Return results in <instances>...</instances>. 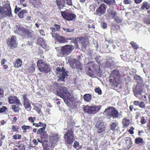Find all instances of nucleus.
Returning <instances> with one entry per match:
<instances>
[{
    "label": "nucleus",
    "instance_id": "f257e3e1",
    "mask_svg": "<svg viewBox=\"0 0 150 150\" xmlns=\"http://www.w3.org/2000/svg\"><path fill=\"white\" fill-rule=\"evenodd\" d=\"M86 40L82 37L78 38L71 41V45H67L61 47V54L62 55H68L72 51L74 46L76 48H79V43L81 44L82 45H87V42Z\"/></svg>",
    "mask_w": 150,
    "mask_h": 150
},
{
    "label": "nucleus",
    "instance_id": "f03ea898",
    "mask_svg": "<svg viewBox=\"0 0 150 150\" xmlns=\"http://www.w3.org/2000/svg\"><path fill=\"white\" fill-rule=\"evenodd\" d=\"M57 95L62 98L65 103H67L69 100L72 99V94L66 87L61 85L57 90Z\"/></svg>",
    "mask_w": 150,
    "mask_h": 150
},
{
    "label": "nucleus",
    "instance_id": "7ed1b4c3",
    "mask_svg": "<svg viewBox=\"0 0 150 150\" xmlns=\"http://www.w3.org/2000/svg\"><path fill=\"white\" fill-rule=\"evenodd\" d=\"M12 16V11L9 3L4 5L3 7L0 6V18L4 17H10Z\"/></svg>",
    "mask_w": 150,
    "mask_h": 150
},
{
    "label": "nucleus",
    "instance_id": "20e7f679",
    "mask_svg": "<svg viewBox=\"0 0 150 150\" xmlns=\"http://www.w3.org/2000/svg\"><path fill=\"white\" fill-rule=\"evenodd\" d=\"M104 113L108 119L118 118L119 116V112L113 107L108 108L105 109Z\"/></svg>",
    "mask_w": 150,
    "mask_h": 150
},
{
    "label": "nucleus",
    "instance_id": "39448f33",
    "mask_svg": "<svg viewBox=\"0 0 150 150\" xmlns=\"http://www.w3.org/2000/svg\"><path fill=\"white\" fill-rule=\"evenodd\" d=\"M37 65L39 70L41 72L47 73L50 71V66L44 62L42 60H39L37 62Z\"/></svg>",
    "mask_w": 150,
    "mask_h": 150
},
{
    "label": "nucleus",
    "instance_id": "423d86ee",
    "mask_svg": "<svg viewBox=\"0 0 150 150\" xmlns=\"http://www.w3.org/2000/svg\"><path fill=\"white\" fill-rule=\"evenodd\" d=\"M84 112L89 114H94L98 112L100 110V106L86 105L83 107Z\"/></svg>",
    "mask_w": 150,
    "mask_h": 150
},
{
    "label": "nucleus",
    "instance_id": "0eeeda50",
    "mask_svg": "<svg viewBox=\"0 0 150 150\" xmlns=\"http://www.w3.org/2000/svg\"><path fill=\"white\" fill-rule=\"evenodd\" d=\"M67 59L68 62L69 63L71 67L76 68L78 70L82 69V66L79 61L70 57H68Z\"/></svg>",
    "mask_w": 150,
    "mask_h": 150
},
{
    "label": "nucleus",
    "instance_id": "6e6552de",
    "mask_svg": "<svg viewBox=\"0 0 150 150\" xmlns=\"http://www.w3.org/2000/svg\"><path fill=\"white\" fill-rule=\"evenodd\" d=\"M64 137L65 144L67 146L72 144L74 140L73 132L71 130L67 131V133L64 135Z\"/></svg>",
    "mask_w": 150,
    "mask_h": 150
},
{
    "label": "nucleus",
    "instance_id": "1a4fd4ad",
    "mask_svg": "<svg viewBox=\"0 0 150 150\" xmlns=\"http://www.w3.org/2000/svg\"><path fill=\"white\" fill-rule=\"evenodd\" d=\"M56 70L58 71V73L61 75L60 76H58V81H64V79L68 76V75L67 72L65 71L64 67H62V68L57 67L56 69Z\"/></svg>",
    "mask_w": 150,
    "mask_h": 150
},
{
    "label": "nucleus",
    "instance_id": "9d476101",
    "mask_svg": "<svg viewBox=\"0 0 150 150\" xmlns=\"http://www.w3.org/2000/svg\"><path fill=\"white\" fill-rule=\"evenodd\" d=\"M61 14L63 18L67 21L73 20L76 16L75 15L68 10L61 11Z\"/></svg>",
    "mask_w": 150,
    "mask_h": 150
},
{
    "label": "nucleus",
    "instance_id": "9b49d317",
    "mask_svg": "<svg viewBox=\"0 0 150 150\" xmlns=\"http://www.w3.org/2000/svg\"><path fill=\"white\" fill-rule=\"evenodd\" d=\"M52 35L53 37L56 38L58 42L61 43L68 42V40H74L71 38L65 39L64 37L60 36L59 33H53L52 34Z\"/></svg>",
    "mask_w": 150,
    "mask_h": 150
},
{
    "label": "nucleus",
    "instance_id": "f8f14e48",
    "mask_svg": "<svg viewBox=\"0 0 150 150\" xmlns=\"http://www.w3.org/2000/svg\"><path fill=\"white\" fill-rule=\"evenodd\" d=\"M16 40V37L15 36H13L7 40V44L11 49H13L17 46L18 43Z\"/></svg>",
    "mask_w": 150,
    "mask_h": 150
},
{
    "label": "nucleus",
    "instance_id": "ddd939ff",
    "mask_svg": "<svg viewBox=\"0 0 150 150\" xmlns=\"http://www.w3.org/2000/svg\"><path fill=\"white\" fill-rule=\"evenodd\" d=\"M107 7V6L105 4H101L98 8L96 10L94 14L99 16H101L104 14Z\"/></svg>",
    "mask_w": 150,
    "mask_h": 150
},
{
    "label": "nucleus",
    "instance_id": "4468645a",
    "mask_svg": "<svg viewBox=\"0 0 150 150\" xmlns=\"http://www.w3.org/2000/svg\"><path fill=\"white\" fill-rule=\"evenodd\" d=\"M106 124L105 122H98L96 123V126L98 129V132L100 133L105 129Z\"/></svg>",
    "mask_w": 150,
    "mask_h": 150
},
{
    "label": "nucleus",
    "instance_id": "2eb2a0df",
    "mask_svg": "<svg viewBox=\"0 0 150 150\" xmlns=\"http://www.w3.org/2000/svg\"><path fill=\"white\" fill-rule=\"evenodd\" d=\"M142 87H141L137 84L136 86L133 87V91L134 93V95L137 97L141 95L143 93L142 90Z\"/></svg>",
    "mask_w": 150,
    "mask_h": 150
},
{
    "label": "nucleus",
    "instance_id": "dca6fc26",
    "mask_svg": "<svg viewBox=\"0 0 150 150\" xmlns=\"http://www.w3.org/2000/svg\"><path fill=\"white\" fill-rule=\"evenodd\" d=\"M27 94L23 95V105L25 108L27 109L30 108L31 107V106L30 101L27 99Z\"/></svg>",
    "mask_w": 150,
    "mask_h": 150
},
{
    "label": "nucleus",
    "instance_id": "f3484780",
    "mask_svg": "<svg viewBox=\"0 0 150 150\" xmlns=\"http://www.w3.org/2000/svg\"><path fill=\"white\" fill-rule=\"evenodd\" d=\"M56 2L58 8L60 9H66L65 8L68 5L63 0H57Z\"/></svg>",
    "mask_w": 150,
    "mask_h": 150
},
{
    "label": "nucleus",
    "instance_id": "a211bd4d",
    "mask_svg": "<svg viewBox=\"0 0 150 150\" xmlns=\"http://www.w3.org/2000/svg\"><path fill=\"white\" fill-rule=\"evenodd\" d=\"M9 102L10 103H15L17 104H20L21 103L18 99L17 97L14 96H10L8 98Z\"/></svg>",
    "mask_w": 150,
    "mask_h": 150
},
{
    "label": "nucleus",
    "instance_id": "6ab92c4d",
    "mask_svg": "<svg viewBox=\"0 0 150 150\" xmlns=\"http://www.w3.org/2000/svg\"><path fill=\"white\" fill-rule=\"evenodd\" d=\"M38 42L39 43L41 46L45 50H48L49 46H47V44L46 43L44 40L42 38H38Z\"/></svg>",
    "mask_w": 150,
    "mask_h": 150
},
{
    "label": "nucleus",
    "instance_id": "aec40b11",
    "mask_svg": "<svg viewBox=\"0 0 150 150\" xmlns=\"http://www.w3.org/2000/svg\"><path fill=\"white\" fill-rule=\"evenodd\" d=\"M59 137L57 134H52L50 137V140L52 143H55L59 140Z\"/></svg>",
    "mask_w": 150,
    "mask_h": 150
},
{
    "label": "nucleus",
    "instance_id": "412c9836",
    "mask_svg": "<svg viewBox=\"0 0 150 150\" xmlns=\"http://www.w3.org/2000/svg\"><path fill=\"white\" fill-rule=\"evenodd\" d=\"M108 16L109 17L114 18L117 15V13L116 11L113 10L111 8L109 9L108 11Z\"/></svg>",
    "mask_w": 150,
    "mask_h": 150
},
{
    "label": "nucleus",
    "instance_id": "4be33fe9",
    "mask_svg": "<svg viewBox=\"0 0 150 150\" xmlns=\"http://www.w3.org/2000/svg\"><path fill=\"white\" fill-rule=\"evenodd\" d=\"M141 8L143 9H146L148 10L150 8V4L147 2H144L141 6Z\"/></svg>",
    "mask_w": 150,
    "mask_h": 150
},
{
    "label": "nucleus",
    "instance_id": "5701e85b",
    "mask_svg": "<svg viewBox=\"0 0 150 150\" xmlns=\"http://www.w3.org/2000/svg\"><path fill=\"white\" fill-rule=\"evenodd\" d=\"M126 143L127 147L129 148L132 146V140L129 137H127L126 138Z\"/></svg>",
    "mask_w": 150,
    "mask_h": 150
},
{
    "label": "nucleus",
    "instance_id": "b1692460",
    "mask_svg": "<svg viewBox=\"0 0 150 150\" xmlns=\"http://www.w3.org/2000/svg\"><path fill=\"white\" fill-rule=\"evenodd\" d=\"M87 67H89V70H91V69H94L96 67V64L91 62H89L86 64Z\"/></svg>",
    "mask_w": 150,
    "mask_h": 150
},
{
    "label": "nucleus",
    "instance_id": "393cba45",
    "mask_svg": "<svg viewBox=\"0 0 150 150\" xmlns=\"http://www.w3.org/2000/svg\"><path fill=\"white\" fill-rule=\"evenodd\" d=\"M54 27H51L50 28L53 33L54 32L59 30L60 28V26L59 25L57 24L54 25Z\"/></svg>",
    "mask_w": 150,
    "mask_h": 150
},
{
    "label": "nucleus",
    "instance_id": "a878e982",
    "mask_svg": "<svg viewBox=\"0 0 150 150\" xmlns=\"http://www.w3.org/2000/svg\"><path fill=\"white\" fill-rule=\"evenodd\" d=\"M27 11L25 10H23L21 11L18 13V16L21 18H22L24 17L25 13H27Z\"/></svg>",
    "mask_w": 150,
    "mask_h": 150
},
{
    "label": "nucleus",
    "instance_id": "bb28decb",
    "mask_svg": "<svg viewBox=\"0 0 150 150\" xmlns=\"http://www.w3.org/2000/svg\"><path fill=\"white\" fill-rule=\"evenodd\" d=\"M91 96L89 94H85L83 96V99L86 102H89L91 99Z\"/></svg>",
    "mask_w": 150,
    "mask_h": 150
},
{
    "label": "nucleus",
    "instance_id": "cd10ccee",
    "mask_svg": "<svg viewBox=\"0 0 150 150\" xmlns=\"http://www.w3.org/2000/svg\"><path fill=\"white\" fill-rule=\"evenodd\" d=\"M129 120L126 118H124L122 120V124L124 127H127L129 124Z\"/></svg>",
    "mask_w": 150,
    "mask_h": 150
},
{
    "label": "nucleus",
    "instance_id": "c85d7f7f",
    "mask_svg": "<svg viewBox=\"0 0 150 150\" xmlns=\"http://www.w3.org/2000/svg\"><path fill=\"white\" fill-rule=\"evenodd\" d=\"M22 63V62L20 59H17L14 64V66L16 67H18L21 66Z\"/></svg>",
    "mask_w": 150,
    "mask_h": 150
},
{
    "label": "nucleus",
    "instance_id": "c756f323",
    "mask_svg": "<svg viewBox=\"0 0 150 150\" xmlns=\"http://www.w3.org/2000/svg\"><path fill=\"white\" fill-rule=\"evenodd\" d=\"M110 129L112 130H116L117 129V125L115 122L112 123L110 125Z\"/></svg>",
    "mask_w": 150,
    "mask_h": 150
},
{
    "label": "nucleus",
    "instance_id": "7c9ffc66",
    "mask_svg": "<svg viewBox=\"0 0 150 150\" xmlns=\"http://www.w3.org/2000/svg\"><path fill=\"white\" fill-rule=\"evenodd\" d=\"M104 1L105 3L108 4H115V0H104Z\"/></svg>",
    "mask_w": 150,
    "mask_h": 150
},
{
    "label": "nucleus",
    "instance_id": "2f4dec72",
    "mask_svg": "<svg viewBox=\"0 0 150 150\" xmlns=\"http://www.w3.org/2000/svg\"><path fill=\"white\" fill-rule=\"evenodd\" d=\"M46 124H44V126L42 128H41L39 129L37 131V134H39L40 133H42L43 132L45 129L46 127Z\"/></svg>",
    "mask_w": 150,
    "mask_h": 150
},
{
    "label": "nucleus",
    "instance_id": "473e14b6",
    "mask_svg": "<svg viewBox=\"0 0 150 150\" xmlns=\"http://www.w3.org/2000/svg\"><path fill=\"white\" fill-rule=\"evenodd\" d=\"M25 35L28 36L29 38H31L33 34L29 31L28 30H26L25 31Z\"/></svg>",
    "mask_w": 150,
    "mask_h": 150
},
{
    "label": "nucleus",
    "instance_id": "72a5a7b5",
    "mask_svg": "<svg viewBox=\"0 0 150 150\" xmlns=\"http://www.w3.org/2000/svg\"><path fill=\"white\" fill-rule=\"evenodd\" d=\"M63 29L64 31L68 33H72L74 30L73 29H69L65 28H63Z\"/></svg>",
    "mask_w": 150,
    "mask_h": 150
},
{
    "label": "nucleus",
    "instance_id": "f704fd0d",
    "mask_svg": "<svg viewBox=\"0 0 150 150\" xmlns=\"http://www.w3.org/2000/svg\"><path fill=\"white\" fill-rule=\"evenodd\" d=\"M135 143L137 144H139L140 143H142L143 142V139L141 138H137L135 139Z\"/></svg>",
    "mask_w": 150,
    "mask_h": 150
},
{
    "label": "nucleus",
    "instance_id": "c9c22d12",
    "mask_svg": "<svg viewBox=\"0 0 150 150\" xmlns=\"http://www.w3.org/2000/svg\"><path fill=\"white\" fill-rule=\"evenodd\" d=\"M130 44L135 49H137L139 47L138 45L134 41H132L130 42Z\"/></svg>",
    "mask_w": 150,
    "mask_h": 150
},
{
    "label": "nucleus",
    "instance_id": "e433bc0d",
    "mask_svg": "<svg viewBox=\"0 0 150 150\" xmlns=\"http://www.w3.org/2000/svg\"><path fill=\"white\" fill-rule=\"evenodd\" d=\"M114 20L118 23H120L122 21V19L118 17L117 15L114 18Z\"/></svg>",
    "mask_w": 150,
    "mask_h": 150
},
{
    "label": "nucleus",
    "instance_id": "4c0bfd02",
    "mask_svg": "<svg viewBox=\"0 0 150 150\" xmlns=\"http://www.w3.org/2000/svg\"><path fill=\"white\" fill-rule=\"evenodd\" d=\"M17 146L20 150H23L25 149V146L22 144H18Z\"/></svg>",
    "mask_w": 150,
    "mask_h": 150
},
{
    "label": "nucleus",
    "instance_id": "58836bf2",
    "mask_svg": "<svg viewBox=\"0 0 150 150\" xmlns=\"http://www.w3.org/2000/svg\"><path fill=\"white\" fill-rule=\"evenodd\" d=\"M12 108L15 112H16L18 110V105H14L12 106Z\"/></svg>",
    "mask_w": 150,
    "mask_h": 150
},
{
    "label": "nucleus",
    "instance_id": "ea45409f",
    "mask_svg": "<svg viewBox=\"0 0 150 150\" xmlns=\"http://www.w3.org/2000/svg\"><path fill=\"white\" fill-rule=\"evenodd\" d=\"M95 91L96 93H98L99 95H101L102 94L101 90L99 87L96 88Z\"/></svg>",
    "mask_w": 150,
    "mask_h": 150
},
{
    "label": "nucleus",
    "instance_id": "a19ab883",
    "mask_svg": "<svg viewBox=\"0 0 150 150\" xmlns=\"http://www.w3.org/2000/svg\"><path fill=\"white\" fill-rule=\"evenodd\" d=\"M4 91L1 88H0V100H2L4 96Z\"/></svg>",
    "mask_w": 150,
    "mask_h": 150
},
{
    "label": "nucleus",
    "instance_id": "79ce46f5",
    "mask_svg": "<svg viewBox=\"0 0 150 150\" xmlns=\"http://www.w3.org/2000/svg\"><path fill=\"white\" fill-rule=\"evenodd\" d=\"M6 109L7 108L3 106L0 108V112L2 113L4 112Z\"/></svg>",
    "mask_w": 150,
    "mask_h": 150
},
{
    "label": "nucleus",
    "instance_id": "37998d69",
    "mask_svg": "<svg viewBox=\"0 0 150 150\" xmlns=\"http://www.w3.org/2000/svg\"><path fill=\"white\" fill-rule=\"evenodd\" d=\"M101 25L102 28L105 29L107 27V24L104 22H103L101 23Z\"/></svg>",
    "mask_w": 150,
    "mask_h": 150
},
{
    "label": "nucleus",
    "instance_id": "c03bdc74",
    "mask_svg": "<svg viewBox=\"0 0 150 150\" xmlns=\"http://www.w3.org/2000/svg\"><path fill=\"white\" fill-rule=\"evenodd\" d=\"M21 9V8L18 7L16 6L14 10L15 13L16 14Z\"/></svg>",
    "mask_w": 150,
    "mask_h": 150
},
{
    "label": "nucleus",
    "instance_id": "a18cd8bd",
    "mask_svg": "<svg viewBox=\"0 0 150 150\" xmlns=\"http://www.w3.org/2000/svg\"><path fill=\"white\" fill-rule=\"evenodd\" d=\"M79 143L78 142L76 141H75L74 143V144L73 145L74 147L76 149L77 147L79 146Z\"/></svg>",
    "mask_w": 150,
    "mask_h": 150
},
{
    "label": "nucleus",
    "instance_id": "49530a36",
    "mask_svg": "<svg viewBox=\"0 0 150 150\" xmlns=\"http://www.w3.org/2000/svg\"><path fill=\"white\" fill-rule=\"evenodd\" d=\"M140 108H144L145 106V105L144 103L142 102H141L140 103L139 102V105Z\"/></svg>",
    "mask_w": 150,
    "mask_h": 150
},
{
    "label": "nucleus",
    "instance_id": "de8ad7c7",
    "mask_svg": "<svg viewBox=\"0 0 150 150\" xmlns=\"http://www.w3.org/2000/svg\"><path fill=\"white\" fill-rule=\"evenodd\" d=\"M141 122L142 124H144L146 123V120L144 117H142L141 118Z\"/></svg>",
    "mask_w": 150,
    "mask_h": 150
},
{
    "label": "nucleus",
    "instance_id": "09e8293b",
    "mask_svg": "<svg viewBox=\"0 0 150 150\" xmlns=\"http://www.w3.org/2000/svg\"><path fill=\"white\" fill-rule=\"evenodd\" d=\"M16 32L18 34L21 33V31H22V28L21 27L17 28L16 30Z\"/></svg>",
    "mask_w": 150,
    "mask_h": 150
},
{
    "label": "nucleus",
    "instance_id": "8fccbe9b",
    "mask_svg": "<svg viewBox=\"0 0 150 150\" xmlns=\"http://www.w3.org/2000/svg\"><path fill=\"white\" fill-rule=\"evenodd\" d=\"M123 2L125 4H130L132 1L131 0H124Z\"/></svg>",
    "mask_w": 150,
    "mask_h": 150
},
{
    "label": "nucleus",
    "instance_id": "3c124183",
    "mask_svg": "<svg viewBox=\"0 0 150 150\" xmlns=\"http://www.w3.org/2000/svg\"><path fill=\"white\" fill-rule=\"evenodd\" d=\"M34 110L36 111H37V112L38 113H39L41 112L40 110V109H39L36 106H35L34 107Z\"/></svg>",
    "mask_w": 150,
    "mask_h": 150
},
{
    "label": "nucleus",
    "instance_id": "603ef678",
    "mask_svg": "<svg viewBox=\"0 0 150 150\" xmlns=\"http://www.w3.org/2000/svg\"><path fill=\"white\" fill-rule=\"evenodd\" d=\"M39 32L41 35L42 36L45 35V33L44 31L42 30H39Z\"/></svg>",
    "mask_w": 150,
    "mask_h": 150
},
{
    "label": "nucleus",
    "instance_id": "864d4df0",
    "mask_svg": "<svg viewBox=\"0 0 150 150\" xmlns=\"http://www.w3.org/2000/svg\"><path fill=\"white\" fill-rule=\"evenodd\" d=\"M33 125L34 126H35L37 127H39V126H42L41 125H39L38 124L36 123L35 122H33Z\"/></svg>",
    "mask_w": 150,
    "mask_h": 150
},
{
    "label": "nucleus",
    "instance_id": "5fc2aeb1",
    "mask_svg": "<svg viewBox=\"0 0 150 150\" xmlns=\"http://www.w3.org/2000/svg\"><path fill=\"white\" fill-rule=\"evenodd\" d=\"M28 120L31 122H33L34 120H33V117H30L28 118Z\"/></svg>",
    "mask_w": 150,
    "mask_h": 150
},
{
    "label": "nucleus",
    "instance_id": "6e6d98bb",
    "mask_svg": "<svg viewBox=\"0 0 150 150\" xmlns=\"http://www.w3.org/2000/svg\"><path fill=\"white\" fill-rule=\"evenodd\" d=\"M33 142L35 145H37L38 144V142L37 141V140L35 139L33 140Z\"/></svg>",
    "mask_w": 150,
    "mask_h": 150
},
{
    "label": "nucleus",
    "instance_id": "4d7b16f0",
    "mask_svg": "<svg viewBox=\"0 0 150 150\" xmlns=\"http://www.w3.org/2000/svg\"><path fill=\"white\" fill-rule=\"evenodd\" d=\"M142 0H134V2L137 4H139L142 2Z\"/></svg>",
    "mask_w": 150,
    "mask_h": 150
},
{
    "label": "nucleus",
    "instance_id": "13d9d810",
    "mask_svg": "<svg viewBox=\"0 0 150 150\" xmlns=\"http://www.w3.org/2000/svg\"><path fill=\"white\" fill-rule=\"evenodd\" d=\"M139 102L135 101L134 102V104L135 105H139Z\"/></svg>",
    "mask_w": 150,
    "mask_h": 150
},
{
    "label": "nucleus",
    "instance_id": "bf43d9fd",
    "mask_svg": "<svg viewBox=\"0 0 150 150\" xmlns=\"http://www.w3.org/2000/svg\"><path fill=\"white\" fill-rule=\"evenodd\" d=\"M32 18L30 16H28L26 17V20L29 21H32Z\"/></svg>",
    "mask_w": 150,
    "mask_h": 150
},
{
    "label": "nucleus",
    "instance_id": "052dcab7",
    "mask_svg": "<svg viewBox=\"0 0 150 150\" xmlns=\"http://www.w3.org/2000/svg\"><path fill=\"white\" fill-rule=\"evenodd\" d=\"M35 25L37 28H39V25H41V24L38 22L35 23Z\"/></svg>",
    "mask_w": 150,
    "mask_h": 150
},
{
    "label": "nucleus",
    "instance_id": "680f3d73",
    "mask_svg": "<svg viewBox=\"0 0 150 150\" xmlns=\"http://www.w3.org/2000/svg\"><path fill=\"white\" fill-rule=\"evenodd\" d=\"M128 132H129L131 134H134V132L131 129L128 130Z\"/></svg>",
    "mask_w": 150,
    "mask_h": 150
},
{
    "label": "nucleus",
    "instance_id": "e2e57ef3",
    "mask_svg": "<svg viewBox=\"0 0 150 150\" xmlns=\"http://www.w3.org/2000/svg\"><path fill=\"white\" fill-rule=\"evenodd\" d=\"M5 59H2L1 61V63L2 65L4 64Z\"/></svg>",
    "mask_w": 150,
    "mask_h": 150
},
{
    "label": "nucleus",
    "instance_id": "0e129e2a",
    "mask_svg": "<svg viewBox=\"0 0 150 150\" xmlns=\"http://www.w3.org/2000/svg\"><path fill=\"white\" fill-rule=\"evenodd\" d=\"M12 129L14 131H16V127L14 125H13L12 126Z\"/></svg>",
    "mask_w": 150,
    "mask_h": 150
},
{
    "label": "nucleus",
    "instance_id": "69168bd1",
    "mask_svg": "<svg viewBox=\"0 0 150 150\" xmlns=\"http://www.w3.org/2000/svg\"><path fill=\"white\" fill-rule=\"evenodd\" d=\"M146 22L147 24H150V19L146 20Z\"/></svg>",
    "mask_w": 150,
    "mask_h": 150
},
{
    "label": "nucleus",
    "instance_id": "338daca9",
    "mask_svg": "<svg viewBox=\"0 0 150 150\" xmlns=\"http://www.w3.org/2000/svg\"><path fill=\"white\" fill-rule=\"evenodd\" d=\"M22 128L24 130H26V127H25V126H23L22 127Z\"/></svg>",
    "mask_w": 150,
    "mask_h": 150
},
{
    "label": "nucleus",
    "instance_id": "774afa93",
    "mask_svg": "<svg viewBox=\"0 0 150 150\" xmlns=\"http://www.w3.org/2000/svg\"><path fill=\"white\" fill-rule=\"evenodd\" d=\"M1 123L2 125H3L6 123V122L4 120H2L1 122Z\"/></svg>",
    "mask_w": 150,
    "mask_h": 150
}]
</instances>
